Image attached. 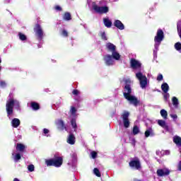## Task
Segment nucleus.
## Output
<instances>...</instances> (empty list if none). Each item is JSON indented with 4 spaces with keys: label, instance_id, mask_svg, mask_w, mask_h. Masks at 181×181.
<instances>
[{
    "label": "nucleus",
    "instance_id": "nucleus-1",
    "mask_svg": "<svg viewBox=\"0 0 181 181\" xmlns=\"http://www.w3.org/2000/svg\"><path fill=\"white\" fill-rule=\"evenodd\" d=\"M136 78L139 80V83L143 90H145L149 84V80L146 77V75L144 74V66L139 61H136Z\"/></svg>",
    "mask_w": 181,
    "mask_h": 181
},
{
    "label": "nucleus",
    "instance_id": "nucleus-2",
    "mask_svg": "<svg viewBox=\"0 0 181 181\" xmlns=\"http://www.w3.org/2000/svg\"><path fill=\"white\" fill-rule=\"evenodd\" d=\"M124 87L123 95L127 101L129 102V104H132L134 107H136V97L132 95V88H131V79L124 80Z\"/></svg>",
    "mask_w": 181,
    "mask_h": 181
},
{
    "label": "nucleus",
    "instance_id": "nucleus-3",
    "mask_svg": "<svg viewBox=\"0 0 181 181\" xmlns=\"http://www.w3.org/2000/svg\"><path fill=\"white\" fill-rule=\"evenodd\" d=\"M165 39V35L163 34V30L161 29L158 30L156 35L154 37V49H153V56L156 59L158 57V50H159V46L160 43Z\"/></svg>",
    "mask_w": 181,
    "mask_h": 181
},
{
    "label": "nucleus",
    "instance_id": "nucleus-4",
    "mask_svg": "<svg viewBox=\"0 0 181 181\" xmlns=\"http://www.w3.org/2000/svg\"><path fill=\"white\" fill-rule=\"evenodd\" d=\"M47 166H54V168H60L63 165V157L57 154H54L52 158L45 160Z\"/></svg>",
    "mask_w": 181,
    "mask_h": 181
},
{
    "label": "nucleus",
    "instance_id": "nucleus-5",
    "mask_svg": "<svg viewBox=\"0 0 181 181\" xmlns=\"http://www.w3.org/2000/svg\"><path fill=\"white\" fill-rule=\"evenodd\" d=\"M13 107H15V100L13 98L8 99L6 104V110L8 117L13 114Z\"/></svg>",
    "mask_w": 181,
    "mask_h": 181
},
{
    "label": "nucleus",
    "instance_id": "nucleus-6",
    "mask_svg": "<svg viewBox=\"0 0 181 181\" xmlns=\"http://www.w3.org/2000/svg\"><path fill=\"white\" fill-rule=\"evenodd\" d=\"M34 32L35 33V36L37 39L39 40V42H41L43 39L44 33H43V29L42 28V26L40 24L37 23L35 24L34 28Z\"/></svg>",
    "mask_w": 181,
    "mask_h": 181
},
{
    "label": "nucleus",
    "instance_id": "nucleus-7",
    "mask_svg": "<svg viewBox=\"0 0 181 181\" xmlns=\"http://www.w3.org/2000/svg\"><path fill=\"white\" fill-rule=\"evenodd\" d=\"M93 8L95 12H97V13L103 14L108 13V12H110V8L107 6H98V5H93Z\"/></svg>",
    "mask_w": 181,
    "mask_h": 181
},
{
    "label": "nucleus",
    "instance_id": "nucleus-8",
    "mask_svg": "<svg viewBox=\"0 0 181 181\" xmlns=\"http://www.w3.org/2000/svg\"><path fill=\"white\" fill-rule=\"evenodd\" d=\"M122 118L124 128H129V112L124 111L122 115Z\"/></svg>",
    "mask_w": 181,
    "mask_h": 181
},
{
    "label": "nucleus",
    "instance_id": "nucleus-9",
    "mask_svg": "<svg viewBox=\"0 0 181 181\" xmlns=\"http://www.w3.org/2000/svg\"><path fill=\"white\" fill-rule=\"evenodd\" d=\"M135 135H136V124H134V126L133 127V132L131 134L130 137H129V142L133 146H135V144H136V140H135V138L132 137Z\"/></svg>",
    "mask_w": 181,
    "mask_h": 181
},
{
    "label": "nucleus",
    "instance_id": "nucleus-10",
    "mask_svg": "<svg viewBox=\"0 0 181 181\" xmlns=\"http://www.w3.org/2000/svg\"><path fill=\"white\" fill-rule=\"evenodd\" d=\"M104 61L106 66H112V64H114V59H112V56L110 54H106L104 56Z\"/></svg>",
    "mask_w": 181,
    "mask_h": 181
},
{
    "label": "nucleus",
    "instance_id": "nucleus-11",
    "mask_svg": "<svg viewBox=\"0 0 181 181\" xmlns=\"http://www.w3.org/2000/svg\"><path fill=\"white\" fill-rule=\"evenodd\" d=\"M170 173V171L168 168L158 169L157 170V175L159 177L166 176Z\"/></svg>",
    "mask_w": 181,
    "mask_h": 181
},
{
    "label": "nucleus",
    "instance_id": "nucleus-12",
    "mask_svg": "<svg viewBox=\"0 0 181 181\" xmlns=\"http://www.w3.org/2000/svg\"><path fill=\"white\" fill-rule=\"evenodd\" d=\"M114 26H115V28H117V29H119V30H124V29H125L124 23H122V22H121V21L119 20L115 21Z\"/></svg>",
    "mask_w": 181,
    "mask_h": 181
},
{
    "label": "nucleus",
    "instance_id": "nucleus-13",
    "mask_svg": "<svg viewBox=\"0 0 181 181\" xmlns=\"http://www.w3.org/2000/svg\"><path fill=\"white\" fill-rule=\"evenodd\" d=\"M106 49H107L108 52H111V53H113L117 50V46L111 42H108L106 44Z\"/></svg>",
    "mask_w": 181,
    "mask_h": 181
},
{
    "label": "nucleus",
    "instance_id": "nucleus-14",
    "mask_svg": "<svg viewBox=\"0 0 181 181\" xmlns=\"http://www.w3.org/2000/svg\"><path fill=\"white\" fill-rule=\"evenodd\" d=\"M66 142L70 145H74V144H76V136H74V134H69L67 138Z\"/></svg>",
    "mask_w": 181,
    "mask_h": 181
},
{
    "label": "nucleus",
    "instance_id": "nucleus-15",
    "mask_svg": "<svg viewBox=\"0 0 181 181\" xmlns=\"http://www.w3.org/2000/svg\"><path fill=\"white\" fill-rule=\"evenodd\" d=\"M158 125H160V127L163 128V129H166V131H169V126H168V124H166V122H165V120L158 119Z\"/></svg>",
    "mask_w": 181,
    "mask_h": 181
},
{
    "label": "nucleus",
    "instance_id": "nucleus-16",
    "mask_svg": "<svg viewBox=\"0 0 181 181\" xmlns=\"http://www.w3.org/2000/svg\"><path fill=\"white\" fill-rule=\"evenodd\" d=\"M16 149L18 152H23L25 149H26V146H25L23 144L18 143L16 144Z\"/></svg>",
    "mask_w": 181,
    "mask_h": 181
},
{
    "label": "nucleus",
    "instance_id": "nucleus-17",
    "mask_svg": "<svg viewBox=\"0 0 181 181\" xmlns=\"http://www.w3.org/2000/svg\"><path fill=\"white\" fill-rule=\"evenodd\" d=\"M11 125L13 128H18V127L21 125V120H19L18 118L13 119L11 121Z\"/></svg>",
    "mask_w": 181,
    "mask_h": 181
},
{
    "label": "nucleus",
    "instance_id": "nucleus-18",
    "mask_svg": "<svg viewBox=\"0 0 181 181\" xmlns=\"http://www.w3.org/2000/svg\"><path fill=\"white\" fill-rule=\"evenodd\" d=\"M30 107L34 110V111H37V110H40V105L36 102H32L30 103Z\"/></svg>",
    "mask_w": 181,
    "mask_h": 181
},
{
    "label": "nucleus",
    "instance_id": "nucleus-19",
    "mask_svg": "<svg viewBox=\"0 0 181 181\" xmlns=\"http://www.w3.org/2000/svg\"><path fill=\"white\" fill-rule=\"evenodd\" d=\"M103 23L106 28H111V26H112V22L110 18H104Z\"/></svg>",
    "mask_w": 181,
    "mask_h": 181
},
{
    "label": "nucleus",
    "instance_id": "nucleus-20",
    "mask_svg": "<svg viewBox=\"0 0 181 181\" xmlns=\"http://www.w3.org/2000/svg\"><path fill=\"white\" fill-rule=\"evenodd\" d=\"M173 142L176 144L177 146H181V138L179 136H175L173 137Z\"/></svg>",
    "mask_w": 181,
    "mask_h": 181
},
{
    "label": "nucleus",
    "instance_id": "nucleus-21",
    "mask_svg": "<svg viewBox=\"0 0 181 181\" xmlns=\"http://www.w3.org/2000/svg\"><path fill=\"white\" fill-rule=\"evenodd\" d=\"M111 56L112 59H115V60H119V59H121V55L118 52H117V50L112 52Z\"/></svg>",
    "mask_w": 181,
    "mask_h": 181
},
{
    "label": "nucleus",
    "instance_id": "nucleus-22",
    "mask_svg": "<svg viewBox=\"0 0 181 181\" xmlns=\"http://www.w3.org/2000/svg\"><path fill=\"white\" fill-rule=\"evenodd\" d=\"M161 90L163 93H168L169 91V85L167 83H164L161 85Z\"/></svg>",
    "mask_w": 181,
    "mask_h": 181
},
{
    "label": "nucleus",
    "instance_id": "nucleus-23",
    "mask_svg": "<svg viewBox=\"0 0 181 181\" xmlns=\"http://www.w3.org/2000/svg\"><path fill=\"white\" fill-rule=\"evenodd\" d=\"M63 19L64 21H71V14L69 12H65Z\"/></svg>",
    "mask_w": 181,
    "mask_h": 181
},
{
    "label": "nucleus",
    "instance_id": "nucleus-24",
    "mask_svg": "<svg viewBox=\"0 0 181 181\" xmlns=\"http://www.w3.org/2000/svg\"><path fill=\"white\" fill-rule=\"evenodd\" d=\"M71 125L72 128H74V132L77 131V123L76 122V119L73 118L71 120Z\"/></svg>",
    "mask_w": 181,
    "mask_h": 181
},
{
    "label": "nucleus",
    "instance_id": "nucleus-25",
    "mask_svg": "<svg viewBox=\"0 0 181 181\" xmlns=\"http://www.w3.org/2000/svg\"><path fill=\"white\" fill-rule=\"evenodd\" d=\"M160 114L164 119H168V112L165 109L161 110Z\"/></svg>",
    "mask_w": 181,
    "mask_h": 181
},
{
    "label": "nucleus",
    "instance_id": "nucleus-26",
    "mask_svg": "<svg viewBox=\"0 0 181 181\" xmlns=\"http://www.w3.org/2000/svg\"><path fill=\"white\" fill-rule=\"evenodd\" d=\"M172 101L174 107H175V108H177V107L179 106V100H177V98L173 97Z\"/></svg>",
    "mask_w": 181,
    "mask_h": 181
},
{
    "label": "nucleus",
    "instance_id": "nucleus-27",
    "mask_svg": "<svg viewBox=\"0 0 181 181\" xmlns=\"http://www.w3.org/2000/svg\"><path fill=\"white\" fill-rule=\"evenodd\" d=\"M177 30L178 36L181 39V21H178L177 23Z\"/></svg>",
    "mask_w": 181,
    "mask_h": 181
},
{
    "label": "nucleus",
    "instance_id": "nucleus-28",
    "mask_svg": "<svg viewBox=\"0 0 181 181\" xmlns=\"http://www.w3.org/2000/svg\"><path fill=\"white\" fill-rule=\"evenodd\" d=\"M153 131L152 130V129H148L145 132V136L146 138H148V136H151L153 135Z\"/></svg>",
    "mask_w": 181,
    "mask_h": 181
},
{
    "label": "nucleus",
    "instance_id": "nucleus-29",
    "mask_svg": "<svg viewBox=\"0 0 181 181\" xmlns=\"http://www.w3.org/2000/svg\"><path fill=\"white\" fill-rule=\"evenodd\" d=\"M93 173L98 177H101V173H100V170H98V168H94L93 169Z\"/></svg>",
    "mask_w": 181,
    "mask_h": 181
},
{
    "label": "nucleus",
    "instance_id": "nucleus-30",
    "mask_svg": "<svg viewBox=\"0 0 181 181\" xmlns=\"http://www.w3.org/2000/svg\"><path fill=\"white\" fill-rule=\"evenodd\" d=\"M130 168H136V159L132 160L129 163Z\"/></svg>",
    "mask_w": 181,
    "mask_h": 181
},
{
    "label": "nucleus",
    "instance_id": "nucleus-31",
    "mask_svg": "<svg viewBox=\"0 0 181 181\" xmlns=\"http://www.w3.org/2000/svg\"><path fill=\"white\" fill-rule=\"evenodd\" d=\"M21 158H22V156L19 153H16L13 158L15 162H18V160H21Z\"/></svg>",
    "mask_w": 181,
    "mask_h": 181
},
{
    "label": "nucleus",
    "instance_id": "nucleus-32",
    "mask_svg": "<svg viewBox=\"0 0 181 181\" xmlns=\"http://www.w3.org/2000/svg\"><path fill=\"white\" fill-rule=\"evenodd\" d=\"M20 40L25 41L28 39V37L25 35V34H22V33H18Z\"/></svg>",
    "mask_w": 181,
    "mask_h": 181
},
{
    "label": "nucleus",
    "instance_id": "nucleus-33",
    "mask_svg": "<svg viewBox=\"0 0 181 181\" xmlns=\"http://www.w3.org/2000/svg\"><path fill=\"white\" fill-rule=\"evenodd\" d=\"M58 124L59 127H61L62 129H66V125L64 124V122H63V120H59Z\"/></svg>",
    "mask_w": 181,
    "mask_h": 181
},
{
    "label": "nucleus",
    "instance_id": "nucleus-34",
    "mask_svg": "<svg viewBox=\"0 0 181 181\" xmlns=\"http://www.w3.org/2000/svg\"><path fill=\"white\" fill-rule=\"evenodd\" d=\"M131 66L132 69H136V59H131Z\"/></svg>",
    "mask_w": 181,
    "mask_h": 181
},
{
    "label": "nucleus",
    "instance_id": "nucleus-35",
    "mask_svg": "<svg viewBox=\"0 0 181 181\" xmlns=\"http://www.w3.org/2000/svg\"><path fill=\"white\" fill-rule=\"evenodd\" d=\"M175 47L177 52H180L181 53V43L180 42H177L175 45Z\"/></svg>",
    "mask_w": 181,
    "mask_h": 181
},
{
    "label": "nucleus",
    "instance_id": "nucleus-36",
    "mask_svg": "<svg viewBox=\"0 0 181 181\" xmlns=\"http://www.w3.org/2000/svg\"><path fill=\"white\" fill-rule=\"evenodd\" d=\"M100 37L103 40H108V38L107 37V35L105 34V31L100 33Z\"/></svg>",
    "mask_w": 181,
    "mask_h": 181
},
{
    "label": "nucleus",
    "instance_id": "nucleus-37",
    "mask_svg": "<svg viewBox=\"0 0 181 181\" xmlns=\"http://www.w3.org/2000/svg\"><path fill=\"white\" fill-rule=\"evenodd\" d=\"M136 170H142V165H141V162L139 159L136 160Z\"/></svg>",
    "mask_w": 181,
    "mask_h": 181
},
{
    "label": "nucleus",
    "instance_id": "nucleus-38",
    "mask_svg": "<svg viewBox=\"0 0 181 181\" xmlns=\"http://www.w3.org/2000/svg\"><path fill=\"white\" fill-rule=\"evenodd\" d=\"M62 35L64 36V37H69V33L66 30H62Z\"/></svg>",
    "mask_w": 181,
    "mask_h": 181
},
{
    "label": "nucleus",
    "instance_id": "nucleus-39",
    "mask_svg": "<svg viewBox=\"0 0 181 181\" xmlns=\"http://www.w3.org/2000/svg\"><path fill=\"white\" fill-rule=\"evenodd\" d=\"M28 169L29 172H34L35 171V165H33V164L29 165L28 167Z\"/></svg>",
    "mask_w": 181,
    "mask_h": 181
},
{
    "label": "nucleus",
    "instance_id": "nucleus-40",
    "mask_svg": "<svg viewBox=\"0 0 181 181\" xmlns=\"http://www.w3.org/2000/svg\"><path fill=\"white\" fill-rule=\"evenodd\" d=\"M90 155L93 159H95L98 155L97 151H91Z\"/></svg>",
    "mask_w": 181,
    "mask_h": 181
},
{
    "label": "nucleus",
    "instance_id": "nucleus-41",
    "mask_svg": "<svg viewBox=\"0 0 181 181\" xmlns=\"http://www.w3.org/2000/svg\"><path fill=\"white\" fill-rule=\"evenodd\" d=\"M54 9L56 11H59V12H62V11H63V8H62L60 6H55Z\"/></svg>",
    "mask_w": 181,
    "mask_h": 181
},
{
    "label": "nucleus",
    "instance_id": "nucleus-42",
    "mask_svg": "<svg viewBox=\"0 0 181 181\" xmlns=\"http://www.w3.org/2000/svg\"><path fill=\"white\" fill-rule=\"evenodd\" d=\"M6 86V82L5 81H0V87H5Z\"/></svg>",
    "mask_w": 181,
    "mask_h": 181
},
{
    "label": "nucleus",
    "instance_id": "nucleus-43",
    "mask_svg": "<svg viewBox=\"0 0 181 181\" xmlns=\"http://www.w3.org/2000/svg\"><path fill=\"white\" fill-rule=\"evenodd\" d=\"M77 110H76V107L74 106H71V114H74L75 112H76Z\"/></svg>",
    "mask_w": 181,
    "mask_h": 181
},
{
    "label": "nucleus",
    "instance_id": "nucleus-44",
    "mask_svg": "<svg viewBox=\"0 0 181 181\" xmlns=\"http://www.w3.org/2000/svg\"><path fill=\"white\" fill-rule=\"evenodd\" d=\"M158 81H162L163 80V76L162 74H159L157 77Z\"/></svg>",
    "mask_w": 181,
    "mask_h": 181
},
{
    "label": "nucleus",
    "instance_id": "nucleus-45",
    "mask_svg": "<svg viewBox=\"0 0 181 181\" xmlns=\"http://www.w3.org/2000/svg\"><path fill=\"white\" fill-rule=\"evenodd\" d=\"M80 92H78V90L77 89H74L73 91H72V94L74 95H77L78 94H79Z\"/></svg>",
    "mask_w": 181,
    "mask_h": 181
},
{
    "label": "nucleus",
    "instance_id": "nucleus-46",
    "mask_svg": "<svg viewBox=\"0 0 181 181\" xmlns=\"http://www.w3.org/2000/svg\"><path fill=\"white\" fill-rule=\"evenodd\" d=\"M169 97H170L169 93H165L164 94V98H165V100H168V98H169Z\"/></svg>",
    "mask_w": 181,
    "mask_h": 181
},
{
    "label": "nucleus",
    "instance_id": "nucleus-47",
    "mask_svg": "<svg viewBox=\"0 0 181 181\" xmlns=\"http://www.w3.org/2000/svg\"><path fill=\"white\" fill-rule=\"evenodd\" d=\"M170 117L173 119H177V115H170Z\"/></svg>",
    "mask_w": 181,
    "mask_h": 181
},
{
    "label": "nucleus",
    "instance_id": "nucleus-48",
    "mask_svg": "<svg viewBox=\"0 0 181 181\" xmlns=\"http://www.w3.org/2000/svg\"><path fill=\"white\" fill-rule=\"evenodd\" d=\"M43 132H44V134L46 135L47 134H49V129H43Z\"/></svg>",
    "mask_w": 181,
    "mask_h": 181
},
{
    "label": "nucleus",
    "instance_id": "nucleus-49",
    "mask_svg": "<svg viewBox=\"0 0 181 181\" xmlns=\"http://www.w3.org/2000/svg\"><path fill=\"white\" fill-rule=\"evenodd\" d=\"M163 153H165V155H169L170 153V151H165V152L163 151Z\"/></svg>",
    "mask_w": 181,
    "mask_h": 181
},
{
    "label": "nucleus",
    "instance_id": "nucleus-50",
    "mask_svg": "<svg viewBox=\"0 0 181 181\" xmlns=\"http://www.w3.org/2000/svg\"><path fill=\"white\" fill-rule=\"evenodd\" d=\"M13 181H21V180H19V179L18 178H14Z\"/></svg>",
    "mask_w": 181,
    "mask_h": 181
},
{
    "label": "nucleus",
    "instance_id": "nucleus-51",
    "mask_svg": "<svg viewBox=\"0 0 181 181\" xmlns=\"http://www.w3.org/2000/svg\"><path fill=\"white\" fill-rule=\"evenodd\" d=\"M157 155H160V151H156Z\"/></svg>",
    "mask_w": 181,
    "mask_h": 181
},
{
    "label": "nucleus",
    "instance_id": "nucleus-52",
    "mask_svg": "<svg viewBox=\"0 0 181 181\" xmlns=\"http://www.w3.org/2000/svg\"><path fill=\"white\" fill-rule=\"evenodd\" d=\"M132 181H136V179L134 178Z\"/></svg>",
    "mask_w": 181,
    "mask_h": 181
},
{
    "label": "nucleus",
    "instance_id": "nucleus-53",
    "mask_svg": "<svg viewBox=\"0 0 181 181\" xmlns=\"http://www.w3.org/2000/svg\"><path fill=\"white\" fill-rule=\"evenodd\" d=\"M138 132H139V130L136 129V134H138Z\"/></svg>",
    "mask_w": 181,
    "mask_h": 181
},
{
    "label": "nucleus",
    "instance_id": "nucleus-54",
    "mask_svg": "<svg viewBox=\"0 0 181 181\" xmlns=\"http://www.w3.org/2000/svg\"><path fill=\"white\" fill-rule=\"evenodd\" d=\"M1 70H2V67L0 66V71H1Z\"/></svg>",
    "mask_w": 181,
    "mask_h": 181
},
{
    "label": "nucleus",
    "instance_id": "nucleus-55",
    "mask_svg": "<svg viewBox=\"0 0 181 181\" xmlns=\"http://www.w3.org/2000/svg\"><path fill=\"white\" fill-rule=\"evenodd\" d=\"M1 63H2V61H1V59H0V64H1Z\"/></svg>",
    "mask_w": 181,
    "mask_h": 181
},
{
    "label": "nucleus",
    "instance_id": "nucleus-56",
    "mask_svg": "<svg viewBox=\"0 0 181 181\" xmlns=\"http://www.w3.org/2000/svg\"><path fill=\"white\" fill-rule=\"evenodd\" d=\"M136 104H137V105H138V100H136Z\"/></svg>",
    "mask_w": 181,
    "mask_h": 181
},
{
    "label": "nucleus",
    "instance_id": "nucleus-57",
    "mask_svg": "<svg viewBox=\"0 0 181 181\" xmlns=\"http://www.w3.org/2000/svg\"><path fill=\"white\" fill-rule=\"evenodd\" d=\"M12 155L13 156V155H15V153H13Z\"/></svg>",
    "mask_w": 181,
    "mask_h": 181
}]
</instances>
